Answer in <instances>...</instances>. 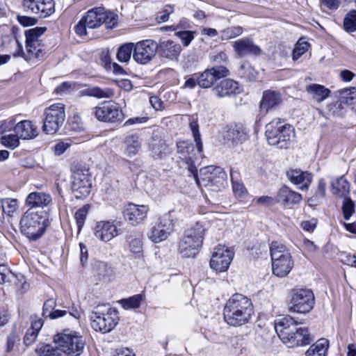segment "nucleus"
I'll return each instance as SVG.
<instances>
[{
    "label": "nucleus",
    "mask_w": 356,
    "mask_h": 356,
    "mask_svg": "<svg viewBox=\"0 0 356 356\" xmlns=\"http://www.w3.org/2000/svg\"><path fill=\"white\" fill-rule=\"evenodd\" d=\"M254 313L252 300L243 294L235 293L227 301L223 316L228 325L239 327L248 323Z\"/></svg>",
    "instance_id": "1"
},
{
    "label": "nucleus",
    "mask_w": 356,
    "mask_h": 356,
    "mask_svg": "<svg viewBox=\"0 0 356 356\" xmlns=\"http://www.w3.org/2000/svg\"><path fill=\"white\" fill-rule=\"evenodd\" d=\"M275 330L281 341L289 348L309 344L314 339L305 327H298L297 322L287 316L275 322Z\"/></svg>",
    "instance_id": "2"
},
{
    "label": "nucleus",
    "mask_w": 356,
    "mask_h": 356,
    "mask_svg": "<svg viewBox=\"0 0 356 356\" xmlns=\"http://www.w3.org/2000/svg\"><path fill=\"white\" fill-rule=\"evenodd\" d=\"M189 127L192 131L197 150L195 151L193 145L188 141H179L177 144L179 158L190 165L189 170L193 172L192 168L198 157H202L203 144L197 123V118L194 116L189 119Z\"/></svg>",
    "instance_id": "3"
},
{
    "label": "nucleus",
    "mask_w": 356,
    "mask_h": 356,
    "mask_svg": "<svg viewBox=\"0 0 356 356\" xmlns=\"http://www.w3.org/2000/svg\"><path fill=\"white\" fill-rule=\"evenodd\" d=\"M265 134L269 145L287 149L295 137V130L291 125L276 119L266 125Z\"/></svg>",
    "instance_id": "4"
},
{
    "label": "nucleus",
    "mask_w": 356,
    "mask_h": 356,
    "mask_svg": "<svg viewBox=\"0 0 356 356\" xmlns=\"http://www.w3.org/2000/svg\"><path fill=\"white\" fill-rule=\"evenodd\" d=\"M270 251L273 275L279 277H285L294 266L290 252L284 245L277 241L271 243Z\"/></svg>",
    "instance_id": "5"
},
{
    "label": "nucleus",
    "mask_w": 356,
    "mask_h": 356,
    "mask_svg": "<svg viewBox=\"0 0 356 356\" xmlns=\"http://www.w3.org/2000/svg\"><path fill=\"white\" fill-rule=\"evenodd\" d=\"M47 227V219L38 211L28 209L20 220L22 233L28 238L36 241L42 236Z\"/></svg>",
    "instance_id": "6"
},
{
    "label": "nucleus",
    "mask_w": 356,
    "mask_h": 356,
    "mask_svg": "<svg viewBox=\"0 0 356 356\" xmlns=\"http://www.w3.org/2000/svg\"><path fill=\"white\" fill-rule=\"evenodd\" d=\"M204 229L200 223L186 231L179 243V252L184 257H194L202 244Z\"/></svg>",
    "instance_id": "7"
},
{
    "label": "nucleus",
    "mask_w": 356,
    "mask_h": 356,
    "mask_svg": "<svg viewBox=\"0 0 356 356\" xmlns=\"http://www.w3.org/2000/svg\"><path fill=\"white\" fill-rule=\"evenodd\" d=\"M91 327L95 331L108 333L118 323L119 316L116 309L105 306H97L90 316Z\"/></svg>",
    "instance_id": "8"
},
{
    "label": "nucleus",
    "mask_w": 356,
    "mask_h": 356,
    "mask_svg": "<svg viewBox=\"0 0 356 356\" xmlns=\"http://www.w3.org/2000/svg\"><path fill=\"white\" fill-rule=\"evenodd\" d=\"M195 179L199 185L210 187L213 191L220 190L225 186L226 174L222 168L209 165L202 168Z\"/></svg>",
    "instance_id": "9"
},
{
    "label": "nucleus",
    "mask_w": 356,
    "mask_h": 356,
    "mask_svg": "<svg viewBox=\"0 0 356 356\" xmlns=\"http://www.w3.org/2000/svg\"><path fill=\"white\" fill-rule=\"evenodd\" d=\"M54 342L61 347L62 352L74 356L80 355L84 348L82 337L72 331H64L54 337Z\"/></svg>",
    "instance_id": "10"
},
{
    "label": "nucleus",
    "mask_w": 356,
    "mask_h": 356,
    "mask_svg": "<svg viewBox=\"0 0 356 356\" xmlns=\"http://www.w3.org/2000/svg\"><path fill=\"white\" fill-rule=\"evenodd\" d=\"M42 131L47 134H54L63 125L65 119V107L56 104L47 108L44 113Z\"/></svg>",
    "instance_id": "11"
},
{
    "label": "nucleus",
    "mask_w": 356,
    "mask_h": 356,
    "mask_svg": "<svg viewBox=\"0 0 356 356\" xmlns=\"http://www.w3.org/2000/svg\"><path fill=\"white\" fill-rule=\"evenodd\" d=\"M172 211L160 217L147 233L148 238L154 243L165 241L173 232L174 224Z\"/></svg>",
    "instance_id": "12"
},
{
    "label": "nucleus",
    "mask_w": 356,
    "mask_h": 356,
    "mask_svg": "<svg viewBox=\"0 0 356 356\" xmlns=\"http://www.w3.org/2000/svg\"><path fill=\"white\" fill-rule=\"evenodd\" d=\"M234 256L232 248L225 245H218L213 248L209 265L212 270L216 273L226 272Z\"/></svg>",
    "instance_id": "13"
},
{
    "label": "nucleus",
    "mask_w": 356,
    "mask_h": 356,
    "mask_svg": "<svg viewBox=\"0 0 356 356\" xmlns=\"http://www.w3.org/2000/svg\"><path fill=\"white\" fill-rule=\"evenodd\" d=\"M314 296L310 289H296L292 291L289 310L296 313H307L314 307Z\"/></svg>",
    "instance_id": "14"
},
{
    "label": "nucleus",
    "mask_w": 356,
    "mask_h": 356,
    "mask_svg": "<svg viewBox=\"0 0 356 356\" xmlns=\"http://www.w3.org/2000/svg\"><path fill=\"white\" fill-rule=\"evenodd\" d=\"M91 180L89 170L86 168L76 169L72 175V191L76 199L87 197L91 189Z\"/></svg>",
    "instance_id": "15"
},
{
    "label": "nucleus",
    "mask_w": 356,
    "mask_h": 356,
    "mask_svg": "<svg viewBox=\"0 0 356 356\" xmlns=\"http://www.w3.org/2000/svg\"><path fill=\"white\" fill-rule=\"evenodd\" d=\"M121 222L116 220H100L96 222L94 236L102 242H109L122 234Z\"/></svg>",
    "instance_id": "16"
},
{
    "label": "nucleus",
    "mask_w": 356,
    "mask_h": 356,
    "mask_svg": "<svg viewBox=\"0 0 356 356\" xmlns=\"http://www.w3.org/2000/svg\"><path fill=\"white\" fill-rule=\"evenodd\" d=\"M158 44L152 40H145L134 44V60L138 64L146 65L156 56Z\"/></svg>",
    "instance_id": "17"
},
{
    "label": "nucleus",
    "mask_w": 356,
    "mask_h": 356,
    "mask_svg": "<svg viewBox=\"0 0 356 356\" xmlns=\"http://www.w3.org/2000/svg\"><path fill=\"white\" fill-rule=\"evenodd\" d=\"M229 74V71L226 66L213 65L200 74L197 78V84L202 88H209L218 80L227 76Z\"/></svg>",
    "instance_id": "18"
},
{
    "label": "nucleus",
    "mask_w": 356,
    "mask_h": 356,
    "mask_svg": "<svg viewBox=\"0 0 356 356\" xmlns=\"http://www.w3.org/2000/svg\"><path fill=\"white\" fill-rule=\"evenodd\" d=\"M93 114L99 121L115 122L122 118V111L117 104H102L94 108Z\"/></svg>",
    "instance_id": "19"
},
{
    "label": "nucleus",
    "mask_w": 356,
    "mask_h": 356,
    "mask_svg": "<svg viewBox=\"0 0 356 356\" xmlns=\"http://www.w3.org/2000/svg\"><path fill=\"white\" fill-rule=\"evenodd\" d=\"M16 44L17 49L13 53L14 57L20 56L27 61H40L45 57L46 53L42 43L26 44V52H24L22 46L18 40L16 41Z\"/></svg>",
    "instance_id": "20"
},
{
    "label": "nucleus",
    "mask_w": 356,
    "mask_h": 356,
    "mask_svg": "<svg viewBox=\"0 0 356 356\" xmlns=\"http://www.w3.org/2000/svg\"><path fill=\"white\" fill-rule=\"evenodd\" d=\"M149 209L147 205L127 204L123 210L124 219L133 226L142 223L147 218Z\"/></svg>",
    "instance_id": "21"
},
{
    "label": "nucleus",
    "mask_w": 356,
    "mask_h": 356,
    "mask_svg": "<svg viewBox=\"0 0 356 356\" xmlns=\"http://www.w3.org/2000/svg\"><path fill=\"white\" fill-rule=\"evenodd\" d=\"M25 10L38 15L40 17H47L55 11L53 0H23Z\"/></svg>",
    "instance_id": "22"
},
{
    "label": "nucleus",
    "mask_w": 356,
    "mask_h": 356,
    "mask_svg": "<svg viewBox=\"0 0 356 356\" xmlns=\"http://www.w3.org/2000/svg\"><path fill=\"white\" fill-rule=\"evenodd\" d=\"M223 140L233 146L242 144L247 138L245 129L239 124L227 126L222 133Z\"/></svg>",
    "instance_id": "23"
},
{
    "label": "nucleus",
    "mask_w": 356,
    "mask_h": 356,
    "mask_svg": "<svg viewBox=\"0 0 356 356\" xmlns=\"http://www.w3.org/2000/svg\"><path fill=\"white\" fill-rule=\"evenodd\" d=\"M277 202L284 206L300 204L302 200V195L284 186L280 188L277 194Z\"/></svg>",
    "instance_id": "24"
},
{
    "label": "nucleus",
    "mask_w": 356,
    "mask_h": 356,
    "mask_svg": "<svg viewBox=\"0 0 356 356\" xmlns=\"http://www.w3.org/2000/svg\"><path fill=\"white\" fill-rule=\"evenodd\" d=\"M289 179L300 189H307L312 181L313 176L307 171L299 169H291L286 172Z\"/></svg>",
    "instance_id": "25"
},
{
    "label": "nucleus",
    "mask_w": 356,
    "mask_h": 356,
    "mask_svg": "<svg viewBox=\"0 0 356 356\" xmlns=\"http://www.w3.org/2000/svg\"><path fill=\"white\" fill-rule=\"evenodd\" d=\"M233 48L237 55L245 56L248 54L259 55L261 49L253 41L248 38L236 40L233 44Z\"/></svg>",
    "instance_id": "26"
},
{
    "label": "nucleus",
    "mask_w": 356,
    "mask_h": 356,
    "mask_svg": "<svg viewBox=\"0 0 356 356\" xmlns=\"http://www.w3.org/2000/svg\"><path fill=\"white\" fill-rule=\"evenodd\" d=\"M340 102H336L329 106V111L333 115H339V109L341 104H353L356 102V88H348L339 91Z\"/></svg>",
    "instance_id": "27"
},
{
    "label": "nucleus",
    "mask_w": 356,
    "mask_h": 356,
    "mask_svg": "<svg viewBox=\"0 0 356 356\" xmlns=\"http://www.w3.org/2000/svg\"><path fill=\"white\" fill-rule=\"evenodd\" d=\"M15 133L23 140L35 138L38 135V130L30 120H21L15 126Z\"/></svg>",
    "instance_id": "28"
},
{
    "label": "nucleus",
    "mask_w": 356,
    "mask_h": 356,
    "mask_svg": "<svg viewBox=\"0 0 356 356\" xmlns=\"http://www.w3.org/2000/svg\"><path fill=\"white\" fill-rule=\"evenodd\" d=\"M157 51L162 57L177 60L181 51L180 44L171 40H165L158 44Z\"/></svg>",
    "instance_id": "29"
},
{
    "label": "nucleus",
    "mask_w": 356,
    "mask_h": 356,
    "mask_svg": "<svg viewBox=\"0 0 356 356\" xmlns=\"http://www.w3.org/2000/svg\"><path fill=\"white\" fill-rule=\"evenodd\" d=\"M216 95L220 98L225 97L240 92L238 82L233 79H224L213 88Z\"/></svg>",
    "instance_id": "30"
},
{
    "label": "nucleus",
    "mask_w": 356,
    "mask_h": 356,
    "mask_svg": "<svg viewBox=\"0 0 356 356\" xmlns=\"http://www.w3.org/2000/svg\"><path fill=\"white\" fill-rule=\"evenodd\" d=\"M142 147V142L137 134H131L126 136L123 140V154L132 158L137 155Z\"/></svg>",
    "instance_id": "31"
},
{
    "label": "nucleus",
    "mask_w": 356,
    "mask_h": 356,
    "mask_svg": "<svg viewBox=\"0 0 356 356\" xmlns=\"http://www.w3.org/2000/svg\"><path fill=\"white\" fill-rule=\"evenodd\" d=\"M51 197L44 192H32L28 195L26 199V204L33 209L36 207L44 208L51 202Z\"/></svg>",
    "instance_id": "32"
},
{
    "label": "nucleus",
    "mask_w": 356,
    "mask_h": 356,
    "mask_svg": "<svg viewBox=\"0 0 356 356\" xmlns=\"http://www.w3.org/2000/svg\"><path fill=\"white\" fill-rule=\"evenodd\" d=\"M282 102V97L279 92L275 90H266L264 92L262 99L260 103L261 111L265 113L278 104Z\"/></svg>",
    "instance_id": "33"
},
{
    "label": "nucleus",
    "mask_w": 356,
    "mask_h": 356,
    "mask_svg": "<svg viewBox=\"0 0 356 356\" xmlns=\"http://www.w3.org/2000/svg\"><path fill=\"white\" fill-rule=\"evenodd\" d=\"M102 8H95L87 12L83 17L88 28L90 29H96L102 25Z\"/></svg>",
    "instance_id": "34"
},
{
    "label": "nucleus",
    "mask_w": 356,
    "mask_h": 356,
    "mask_svg": "<svg viewBox=\"0 0 356 356\" xmlns=\"http://www.w3.org/2000/svg\"><path fill=\"white\" fill-rule=\"evenodd\" d=\"M332 191L339 197H347L350 193V184L342 176L332 182Z\"/></svg>",
    "instance_id": "35"
},
{
    "label": "nucleus",
    "mask_w": 356,
    "mask_h": 356,
    "mask_svg": "<svg viewBox=\"0 0 356 356\" xmlns=\"http://www.w3.org/2000/svg\"><path fill=\"white\" fill-rule=\"evenodd\" d=\"M329 347V341L325 339H320L312 345L306 352L307 356H325Z\"/></svg>",
    "instance_id": "36"
},
{
    "label": "nucleus",
    "mask_w": 356,
    "mask_h": 356,
    "mask_svg": "<svg viewBox=\"0 0 356 356\" xmlns=\"http://www.w3.org/2000/svg\"><path fill=\"white\" fill-rule=\"evenodd\" d=\"M83 92L87 96L94 97L98 99L111 98L115 95L113 89L110 88H102L99 87L88 88L85 89Z\"/></svg>",
    "instance_id": "37"
},
{
    "label": "nucleus",
    "mask_w": 356,
    "mask_h": 356,
    "mask_svg": "<svg viewBox=\"0 0 356 356\" xmlns=\"http://www.w3.org/2000/svg\"><path fill=\"white\" fill-rule=\"evenodd\" d=\"M150 150L153 159H163L168 154L169 147L163 140H154L150 145Z\"/></svg>",
    "instance_id": "38"
},
{
    "label": "nucleus",
    "mask_w": 356,
    "mask_h": 356,
    "mask_svg": "<svg viewBox=\"0 0 356 356\" xmlns=\"http://www.w3.org/2000/svg\"><path fill=\"white\" fill-rule=\"evenodd\" d=\"M307 92L312 95L318 102H322L329 97L330 90L325 86L313 83L306 88Z\"/></svg>",
    "instance_id": "39"
},
{
    "label": "nucleus",
    "mask_w": 356,
    "mask_h": 356,
    "mask_svg": "<svg viewBox=\"0 0 356 356\" xmlns=\"http://www.w3.org/2000/svg\"><path fill=\"white\" fill-rule=\"evenodd\" d=\"M129 248L130 252L136 259H141L143 257V245L142 238L139 234L131 235L129 238Z\"/></svg>",
    "instance_id": "40"
},
{
    "label": "nucleus",
    "mask_w": 356,
    "mask_h": 356,
    "mask_svg": "<svg viewBox=\"0 0 356 356\" xmlns=\"http://www.w3.org/2000/svg\"><path fill=\"white\" fill-rule=\"evenodd\" d=\"M38 356H65L61 349L47 343H40L35 348Z\"/></svg>",
    "instance_id": "41"
},
{
    "label": "nucleus",
    "mask_w": 356,
    "mask_h": 356,
    "mask_svg": "<svg viewBox=\"0 0 356 356\" xmlns=\"http://www.w3.org/2000/svg\"><path fill=\"white\" fill-rule=\"evenodd\" d=\"M45 27H35L25 31L26 44L42 43L39 38L46 31Z\"/></svg>",
    "instance_id": "42"
},
{
    "label": "nucleus",
    "mask_w": 356,
    "mask_h": 356,
    "mask_svg": "<svg viewBox=\"0 0 356 356\" xmlns=\"http://www.w3.org/2000/svg\"><path fill=\"white\" fill-rule=\"evenodd\" d=\"M144 299L145 295L140 293L128 298L122 299L119 302L125 309H137L140 307L141 302L143 301Z\"/></svg>",
    "instance_id": "43"
},
{
    "label": "nucleus",
    "mask_w": 356,
    "mask_h": 356,
    "mask_svg": "<svg viewBox=\"0 0 356 356\" xmlns=\"http://www.w3.org/2000/svg\"><path fill=\"white\" fill-rule=\"evenodd\" d=\"M134 44L127 43L122 45L118 51L117 58L120 62L126 63L129 61L134 54Z\"/></svg>",
    "instance_id": "44"
},
{
    "label": "nucleus",
    "mask_w": 356,
    "mask_h": 356,
    "mask_svg": "<svg viewBox=\"0 0 356 356\" xmlns=\"http://www.w3.org/2000/svg\"><path fill=\"white\" fill-rule=\"evenodd\" d=\"M243 31V29L240 26L227 27L220 32V38L222 40H231L241 35Z\"/></svg>",
    "instance_id": "45"
},
{
    "label": "nucleus",
    "mask_w": 356,
    "mask_h": 356,
    "mask_svg": "<svg viewBox=\"0 0 356 356\" xmlns=\"http://www.w3.org/2000/svg\"><path fill=\"white\" fill-rule=\"evenodd\" d=\"M90 209V206L88 204H86L81 208L79 209L75 214L74 218L76 220V223L77 225L78 232L79 233L84 225L85 220L88 216V211Z\"/></svg>",
    "instance_id": "46"
},
{
    "label": "nucleus",
    "mask_w": 356,
    "mask_h": 356,
    "mask_svg": "<svg viewBox=\"0 0 356 356\" xmlns=\"http://www.w3.org/2000/svg\"><path fill=\"white\" fill-rule=\"evenodd\" d=\"M118 23V15L113 12L106 11L102 8V24H104L107 29H113Z\"/></svg>",
    "instance_id": "47"
},
{
    "label": "nucleus",
    "mask_w": 356,
    "mask_h": 356,
    "mask_svg": "<svg viewBox=\"0 0 356 356\" xmlns=\"http://www.w3.org/2000/svg\"><path fill=\"white\" fill-rule=\"evenodd\" d=\"M344 29L348 32L356 31V10H351L343 19Z\"/></svg>",
    "instance_id": "48"
},
{
    "label": "nucleus",
    "mask_w": 356,
    "mask_h": 356,
    "mask_svg": "<svg viewBox=\"0 0 356 356\" xmlns=\"http://www.w3.org/2000/svg\"><path fill=\"white\" fill-rule=\"evenodd\" d=\"M309 43L302 39L299 40L293 50L292 58L293 60L299 59L309 49Z\"/></svg>",
    "instance_id": "49"
},
{
    "label": "nucleus",
    "mask_w": 356,
    "mask_h": 356,
    "mask_svg": "<svg viewBox=\"0 0 356 356\" xmlns=\"http://www.w3.org/2000/svg\"><path fill=\"white\" fill-rule=\"evenodd\" d=\"M19 138L17 134H11L3 136L1 138V142L5 147L14 149L19 145Z\"/></svg>",
    "instance_id": "50"
},
{
    "label": "nucleus",
    "mask_w": 356,
    "mask_h": 356,
    "mask_svg": "<svg viewBox=\"0 0 356 356\" xmlns=\"http://www.w3.org/2000/svg\"><path fill=\"white\" fill-rule=\"evenodd\" d=\"M3 211L8 216H11L17 209V200L15 199L6 198L1 200Z\"/></svg>",
    "instance_id": "51"
},
{
    "label": "nucleus",
    "mask_w": 356,
    "mask_h": 356,
    "mask_svg": "<svg viewBox=\"0 0 356 356\" xmlns=\"http://www.w3.org/2000/svg\"><path fill=\"white\" fill-rule=\"evenodd\" d=\"M342 211L343 218L346 220H349L355 211L354 202L348 197L344 198L342 205Z\"/></svg>",
    "instance_id": "52"
},
{
    "label": "nucleus",
    "mask_w": 356,
    "mask_h": 356,
    "mask_svg": "<svg viewBox=\"0 0 356 356\" xmlns=\"http://www.w3.org/2000/svg\"><path fill=\"white\" fill-rule=\"evenodd\" d=\"M72 145V140L69 138L58 142L54 147V152L56 156L63 154Z\"/></svg>",
    "instance_id": "53"
},
{
    "label": "nucleus",
    "mask_w": 356,
    "mask_h": 356,
    "mask_svg": "<svg viewBox=\"0 0 356 356\" xmlns=\"http://www.w3.org/2000/svg\"><path fill=\"white\" fill-rule=\"evenodd\" d=\"M14 274L10 270L7 266L4 264L0 265V284H6L11 280L12 277H14Z\"/></svg>",
    "instance_id": "54"
},
{
    "label": "nucleus",
    "mask_w": 356,
    "mask_h": 356,
    "mask_svg": "<svg viewBox=\"0 0 356 356\" xmlns=\"http://www.w3.org/2000/svg\"><path fill=\"white\" fill-rule=\"evenodd\" d=\"M211 60L213 63V65H224L227 67L228 57L225 52L220 51L212 55L211 56Z\"/></svg>",
    "instance_id": "55"
},
{
    "label": "nucleus",
    "mask_w": 356,
    "mask_h": 356,
    "mask_svg": "<svg viewBox=\"0 0 356 356\" xmlns=\"http://www.w3.org/2000/svg\"><path fill=\"white\" fill-rule=\"evenodd\" d=\"M195 32L189 31H177L175 34L179 37L184 47H188L191 41L194 39Z\"/></svg>",
    "instance_id": "56"
},
{
    "label": "nucleus",
    "mask_w": 356,
    "mask_h": 356,
    "mask_svg": "<svg viewBox=\"0 0 356 356\" xmlns=\"http://www.w3.org/2000/svg\"><path fill=\"white\" fill-rule=\"evenodd\" d=\"M15 118H10L1 122L0 133L10 131L13 129L15 131V126L16 124Z\"/></svg>",
    "instance_id": "57"
},
{
    "label": "nucleus",
    "mask_w": 356,
    "mask_h": 356,
    "mask_svg": "<svg viewBox=\"0 0 356 356\" xmlns=\"http://www.w3.org/2000/svg\"><path fill=\"white\" fill-rule=\"evenodd\" d=\"M254 200L257 204L265 206H270L277 203V197L273 198L269 196H261Z\"/></svg>",
    "instance_id": "58"
},
{
    "label": "nucleus",
    "mask_w": 356,
    "mask_h": 356,
    "mask_svg": "<svg viewBox=\"0 0 356 356\" xmlns=\"http://www.w3.org/2000/svg\"><path fill=\"white\" fill-rule=\"evenodd\" d=\"M85 22V20L82 17L74 27L76 33L80 36H84L87 35V29L88 28V25Z\"/></svg>",
    "instance_id": "59"
},
{
    "label": "nucleus",
    "mask_w": 356,
    "mask_h": 356,
    "mask_svg": "<svg viewBox=\"0 0 356 356\" xmlns=\"http://www.w3.org/2000/svg\"><path fill=\"white\" fill-rule=\"evenodd\" d=\"M172 6L166 5L163 10L161 13V15L157 17V19L159 22H164L168 20L170 15L173 12Z\"/></svg>",
    "instance_id": "60"
},
{
    "label": "nucleus",
    "mask_w": 356,
    "mask_h": 356,
    "mask_svg": "<svg viewBox=\"0 0 356 356\" xmlns=\"http://www.w3.org/2000/svg\"><path fill=\"white\" fill-rule=\"evenodd\" d=\"M56 306V302L53 299H48L43 304L42 309V316L44 317H48V314L53 310H54V307Z\"/></svg>",
    "instance_id": "61"
},
{
    "label": "nucleus",
    "mask_w": 356,
    "mask_h": 356,
    "mask_svg": "<svg viewBox=\"0 0 356 356\" xmlns=\"http://www.w3.org/2000/svg\"><path fill=\"white\" fill-rule=\"evenodd\" d=\"M38 334V333L33 331V330L28 329L24 337V343L25 345H31L35 341Z\"/></svg>",
    "instance_id": "62"
},
{
    "label": "nucleus",
    "mask_w": 356,
    "mask_h": 356,
    "mask_svg": "<svg viewBox=\"0 0 356 356\" xmlns=\"http://www.w3.org/2000/svg\"><path fill=\"white\" fill-rule=\"evenodd\" d=\"M232 188L234 193L238 195L239 197L243 196L246 193L247 191L244 186V185L239 182V181H232Z\"/></svg>",
    "instance_id": "63"
},
{
    "label": "nucleus",
    "mask_w": 356,
    "mask_h": 356,
    "mask_svg": "<svg viewBox=\"0 0 356 356\" xmlns=\"http://www.w3.org/2000/svg\"><path fill=\"white\" fill-rule=\"evenodd\" d=\"M94 269L99 276L104 277L108 271V266L102 261H97L94 266Z\"/></svg>",
    "instance_id": "64"
}]
</instances>
